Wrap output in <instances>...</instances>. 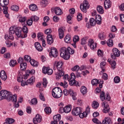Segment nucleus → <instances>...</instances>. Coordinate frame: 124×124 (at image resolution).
<instances>
[{"label": "nucleus", "mask_w": 124, "mask_h": 124, "mask_svg": "<svg viewBox=\"0 0 124 124\" xmlns=\"http://www.w3.org/2000/svg\"><path fill=\"white\" fill-rule=\"evenodd\" d=\"M28 32H29L28 27L25 25L22 28L21 27H11L9 29V35L5 34V39H13L14 38V36H13L14 33H16V35L18 38H26L28 36Z\"/></svg>", "instance_id": "1"}, {"label": "nucleus", "mask_w": 124, "mask_h": 124, "mask_svg": "<svg viewBox=\"0 0 124 124\" xmlns=\"http://www.w3.org/2000/svg\"><path fill=\"white\" fill-rule=\"evenodd\" d=\"M60 52L61 58L66 60H69L70 59V55L74 54V50L71 48L70 47H68L67 48L62 47L60 48Z\"/></svg>", "instance_id": "2"}, {"label": "nucleus", "mask_w": 124, "mask_h": 124, "mask_svg": "<svg viewBox=\"0 0 124 124\" xmlns=\"http://www.w3.org/2000/svg\"><path fill=\"white\" fill-rule=\"evenodd\" d=\"M56 67L58 71L55 73L56 76V78L57 80H60L62 77L64 76V71H63V68H62V63L61 62H57Z\"/></svg>", "instance_id": "3"}, {"label": "nucleus", "mask_w": 124, "mask_h": 124, "mask_svg": "<svg viewBox=\"0 0 124 124\" xmlns=\"http://www.w3.org/2000/svg\"><path fill=\"white\" fill-rule=\"evenodd\" d=\"M52 94L54 98H60L62 95V91L60 87H55L52 90Z\"/></svg>", "instance_id": "4"}, {"label": "nucleus", "mask_w": 124, "mask_h": 124, "mask_svg": "<svg viewBox=\"0 0 124 124\" xmlns=\"http://www.w3.org/2000/svg\"><path fill=\"white\" fill-rule=\"evenodd\" d=\"M11 93L6 90H2L0 92V100L2 99H10Z\"/></svg>", "instance_id": "5"}, {"label": "nucleus", "mask_w": 124, "mask_h": 124, "mask_svg": "<svg viewBox=\"0 0 124 124\" xmlns=\"http://www.w3.org/2000/svg\"><path fill=\"white\" fill-rule=\"evenodd\" d=\"M70 78H71V74H70V77L68 76V74H66L65 76L63 77V79L64 80V82H61L60 85L62 86V87H63L64 89H66L67 86H68V84H67V81L70 83Z\"/></svg>", "instance_id": "6"}, {"label": "nucleus", "mask_w": 124, "mask_h": 124, "mask_svg": "<svg viewBox=\"0 0 124 124\" xmlns=\"http://www.w3.org/2000/svg\"><path fill=\"white\" fill-rule=\"evenodd\" d=\"M76 77L74 73H72L71 75V78L70 79V86H76V87H79L80 84L79 82H77L75 80Z\"/></svg>", "instance_id": "7"}, {"label": "nucleus", "mask_w": 124, "mask_h": 124, "mask_svg": "<svg viewBox=\"0 0 124 124\" xmlns=\"http://www.w3.org/2000/svg\"><path fill=\"white\" fill-rule=\"evenodd\" d=\"M90 8V4H89V2L87 0H84L83 1L82 5H80V9L82 12L86 13L87 12V9H89Z\"/></svg>", "instance_id": "8"}, {"label": "nucleus", "mask_w": 124, "mask_h": 124, "mask_svg": "<svg viewBox=\"0 0 124 124\" xmlns=\"http://www.w3.org/2000/svg\"><path fill=\"white\" fill-rule=\"evenodd\" d=\"M120 56H121L120 50L117 48H113L112 49V53L110 55L111 58H112L113 60H116V59L120 57Z\"/></svg>", "instance_id": "9"}, {"label": "nucleus", "mask_w": 124, "mask_h": 124, "mask_svg": "<svg viewBox=\"0 0 124 124\" xmlns=\"http://www.w3.org/2000/svg\"><path fill=\"white\" fill-rule=\"evenodd\" d=\"M17 62L20 63V66L21 70H26V68H27V63L25 62L24 59L21 57H19L17 60Z\"/></svg>", "instance_id": "10"}, {"label": "nucleus", "mask_w": 124, "mask_h": 124, "mask_svg": "<svg viewBox=\"0 0 124 124\" xmlns=\"http://www.w3.org/2000/svg\"><path fill=\"white\" fill-rule=\"evenodd\" d=\"M82 110V109L80 107L75 108L72 111V114L73 116H80Z\"/></svg>", "instance_id": "11"}, {"label": "nucleus", "mask_w": 124, "mask_h": 124, "mask_svg": "<svg viewBox=\"0 0 124 124\" xmlns=\"http://www.w3.org/2000/svg\"><path fill=\"white\" fill-rule=\"evenodd\" d=\"M37 36L38 37V40H39V41H41L42 46L43 47H45V46H46V43L45 42V40L43 39V33L41 32H39L37 33Z\"/></svg>", "instance_id": "12"}, {"label": "nucleus", "mask_w": 124, "mask_h": 124, "mask_svg": "<svg viewBox=\"0 0 124 124\" xmlns=\"http://www.w3.org/2000/svg\"><path fill=\"white\" fill-rule=\"evenodd\" d=\"M59 55L58 50L55 47H51V51L49 53V55L50 57H53V58H57Z\"/></svg>", "instance_id": "13"}, {"label": "nucleus", "mask_w": 124, "mask_h": 124, "mask_svg": "<svg viewBox=\"0 0 124 124\" xmlns=\"http://www.w3.org/2000/svg\"><path fill=\"white\" fill-rule=\"evenodd\" d=\"M43 73L47 75H52L53 74V69L50 67H44L42 69Z\"/></svg>", "instance_id": "14"}, {"label": "nucleus", "mask_w": 124, "mask_h": 124, "mask_svg": "<svg viewBox=\"0 0 124 124\" xmlns=\"http://www.w3.org/2000/svg\"><path fill=\"white\" fill-rule=\"evenodd\" d=\"M88 45V46H90L91 49H92V50L96 48V46H97V44L94 43V41H93V39L89 40Z\"/></svg>", "instance_id": "15"}, {"label": "nucleus", "mask_w": 124, "mask_h": 124, "mask_svg": "<svg viewBox=\"0 0 124 124\" xmlns=\"http://www.w3.org/2000/svg\"><path fill=\"white\" fill-rule=\"evenodd\" d=\"M42 121V117L39 114H37L35 118L33 119V123L34 124H37V123H41Z\"/></svg>", "instance_id": "16"}, {"label": "nucleus", "mask_w": 124, "mask_h": 124, "mask_svg": "<svg viewBox=\"0 0 124 124\" xmlns=\"http://www.w3.org/2000/svg\"><path fill=\"white\" fill-rule=\"evenodd\" d=\"M102 107L104 108L103 112L104 113H108L110 111V108L109 105L106 104V102L102 103Z\"/></svg>", "instance_id": "17"}, {"label": "nucleus", "mask_w": 124, "mask_h": 124, "mask_svg": "<svg viewBox=\"0 0 124 124\" xmlns=\"http://www.w3.org/2000/svg\"><path fill=\"white\" fill-rule=\"evenodd\" d=\"M0 4L1 6L3 7V13L5 15V16L6 18H7V19L9 18V14H8V12L7 11L8 10V7L7 6H3V5H1V3H0Z\"/></svg>", "instance_id": "18"}, {"label": "nucleus", "mask_w": 124, "mask_h": 124, "mask_svg": "<svg viewBox=\"0 0 124 124\" xmlns=\"http://www.w3.org/2000/svg\"><path fill=\"white\" fill-rule=\"evenodd\" d=\"M105 9H108V8H110L112 6V2L110 0H106L104 3Z\"/></svg>", "instance_id": "19"}, {"label": "nucleus", "mask_w": 124, "mask_h": 124, "mask_svg": "<svg viewBox=\"0 0 124 124\" xmlns=\"http://www.w3.org/2000/svg\"><path fill=\"white\" fill-rule=\"evenodd\" d=\"M46 40H47V44H49V45H51V44H53L54 42L53 36H52V35H47L46 37Z\"/></svg>", "instance_id": "20"}, {"label": "nucleus", "mask_w": 124, "mask_h": 124, "mask_svg": "<svg viewBox=\"0 0 124 124\" xmlns=\"http://www.w3.org/2000/svg\"><path fill=\"white\" fill-rule=\"evenodd\" d=\"M0 77L2 80H3V81H5V80L7 79V76L6 75V73H5V71L4 70L1 71L0 73Z\"/></svg>", "instance_id": "21"}, {"label": "nucleus", "mask_w": 124, "mask_h": 124, "mask_svg": "<svg viewBox=\"0 0 124 124\" xmlns=\"http://www.w3.org/2000/svg\"><path fill=\"white\" fill-rule=\"evenodd\" d=\"M95 21L97 25H101L102 22V18L101 16L99 15H97L95 16Z\"/></svg>", "instance_id": "22"}, {"label": "nucleus", "mask_w": 124, "mask_h": 124, "mask_svg": "<svg viewBox=\"0 0 124 124\" xmlns=\"http://www.w3.org/2000/svg\"><path fill=\"white\" fill-rule=\"evenodd\" d=\"M10 96L11 97L10 99H8V100H11L12 102H15V103H16V102L17 101V94H15L14 95H12L11 93H10Z\"/></svg>", "instance_id": "23"}, {"label": "nucleus", "mask_w": 124, "mask_h": 124, "mask_svg": "<svg viewBox=\"0 0 124 124\" xmlns=\"http://www.w3.org/2000/svg\"><path fill=\"white\" fill-rule=\"evenodd\" d=\"M34 46L36 50L39 51V52H41L43 50L42 46H41V45L38 42H36L34 44Z\"/></svg>", "instance_id": "24"}, {"label": "nucleus", "mask_w": 124, "mask_h": 124, "mask_svg": "<svg viewBox=\"0 0 124 124\" xmlns=\"http://www.w3.org/2000/svg\"><path fill=\"white\" fill-rule=\"evenodd\" d=\"M35 81V77H31L30 79L27 80L26 83H27V85H32L34 81Z\"/></svg>", "instance_id": "25"}, {"label": "nucleus", "mask_w": 124, "mask_h": 124, "mask_svg": "<svg viewBox=\"0 0 124 124\" xmlns=\"http://www.w3.org/2000/svg\"><path fill=\"white\" fill-rule=\"evenodd\" d=\"M102 124H112L111 118L109 117L105 118V119L103 120Z\"/></svg>", "instance_id": "26"}, {"label": "nucleus", "mask_w": 124, "mask_h": 124, "mask_svg": "<svg viewBox=\"0 0 124 124\" xmlns=\"http://www.w3.org/2000/svg\"><path fill=\"white\" fill-rule=\"evenodd\" d=\"M29 8L30 10L31 11H37L38 8H37V6L34 4H32L29 6Z\"/></svg>", "instance_id": "27"}, {"label": "nucleus", "mask_w": 124, "mask_h": 124, "mask_svg": "<svg viewBox=\"0 0 124 124\" xmlns=\"http://www.w3.org/2000/svg\"><path fill=\"white\" fill-rule=\"evenodd\" d=\"M96 9H97V12H98L99 14H103V13H104V10L103 9V7L100 5H98Z\"/></svg>", "instance_id": "28"}, {"label": "nucleus", "mask_w": 124, "mask_h": 124, "mask_svg": "<svg viewBox=\"0 0 124 124\" xmlns=\"http://www.w3.org/2000/svg\"><path fill=\"white\" fill-rule=\"evenodd\" d=\"M98 37L101 40H104L106 38V35H105L104 32H101L99 33Z\"/></svg>", "instance_id": "29"}, {"label": "nucleus", "mask_w": 124, "mask_h": 124, "mask_svg": "<svg viewBox=\"0 0 124 124\" xmlns=\"http://www.w3.org/2000/svg\"><path fill=\"white\" fill-rule=\"evenodd\" d=\"M54 12L56 15H62V9L60 7H56L54 9Z\"/></svg>", "instance_id": "30"}, {"label": "nucleus", "mask_w": 124, "mask_h": 124, "mask_svg": "<svg viewBox=\"0 0 124 124\" xmlns=\"http://www.w3.org/2000/svg\"><path fill=\"white\" fill-rule=\"evenodd\" d=\"M30 63L32 66L34 67H36V66H38V62L37 61L34 60V59L31 60L30 61Z\"/></svg>", "instance_id": "31"}, {"label": "nucleus", "mask_w": 124, "mask_h": 124, "mask_svg": "<svg viewBox=\"0 0 124 124\" xmlns=\"http://www.w3.org/2000/svg\"><path fill=\"white\" fill-rule=\"evenodd\" d=\"M63 93L64 95L67 96L68 94H72L73 91L71 89L67 90V89H64L63 92Z\"/></svg>", "instance_id": "32"}, {"label": "nucleus", "mask_w": 124, "mask_h": 124, "mask_svg": "<svg viewBox=\"0 0 124 124\" xmlns=\"http://www.w3.org/2000/svg\"><path fill=\"white\" fill-rule=\"evenodd\" d=\"M58 31H59V38L60 39L63 38V35H64L63 30L62 29L60 28L58 30Z\"/></svg>", "instance_id": "33"}, {"label": "nucleus", "mask_w": 124, "mask_h": 124, "mask_svg": "<svg viewBox=\"0 0 124 124\" xmlns=\"http://www.w3.org/2000/svg\"><path fill=\"white\" fill-rule=\"evenodd\" d=\"M61 114H58L54 116L53 117V122H56V123H58V122H59V121H61Z\"/></svg>", "instance_id": "34"}, {"label": "nucleus", "mask_w": 124, "mask_h": 124, "mask_svg": "<svg viewBox=\"0 0 124 124\" xmlns=\"http://www.w3.org/2000/svg\"><path fill=\"white\" fill-rule=\"evenodd\" d=\"M64 113H69L71 111V106L67 105L64 108Z\"/></svg>", "instance_id": "35"}, {"label": "nucleus", "mask_w": 124, "mask_h": 124, "mask_svg": "<svg viewBox=\"0 0 124 124\" xmlns=\"http://www.w3.org/2000/svg\"><path fill=\"white\" fill-rule=\"evenodd\" d=\"M19 18V22L20 23H23L25 24V22H26V20H27V18L25 16H18Z\"/></svg>", "instance_id": "36"}, {"label": "nucleus", "mask_w": 124, "mask_h": 124, "mask_svg": "<svg viewBox=\"0 0 124 124\" xmlns=\"http://www.w3.org/2000/svg\"><path fill=\"white\" fill-rule=\"evenodd\" d=\"M100 98L102 101H104V100H105V93L104 92L102 91L100 92Z\"/></svg>", "instance_id": "37"}, {"label": "nucleus", "mask_w": 124, "mask_h": 124, "mask_svg": "<svg viewBox=\"0 0 124 124\" xmlns=\"http://www.w3.org/2000/svg\"><path fill=\"white\" fill-rule=\"evenodd\" d=\"M88 116V114L85 111L83 112L81 110V112H80V114H79V117L81 118V119H83V118H86Z\"/></svg>", "instance_id": "38"}, {"label": "nucleus", "mask_w": 124, "mask_h": 124, "mask_svg": "<svg viewBox=\"0 0 124 124\" xmlns=\"http://www.w3.org/2000/svg\"><path fill=\"white\" fill-rule=\"evenodd\" d=\"M23 60H24V61L27 62H30L32 59L31 58V56L29 55H25Z\"/></svg>", "instance_id": "39"}, {"label": "nucleus", "mask_w": 124, "mask_h": 124, "mask_svg": "<svg viewBox=\"0 0 124 124\" xmlns=\"http://www.w3.org/2000/svg\"><path fill=\"white\" fill-rule=\"evenodd\" d=\"M90 23L91 26L93 27L96 24V21L94 19V18H91L90 19Z\"/></svg>", "instance_id": "40"}, {"label": "nucleus", "mask_w": 124, "mask_h": 124, "mask_svg": "<svg viewBox=\"0 0 124 124\" xmlns=\"http://www.w3.org/2000/svg\"><path fill=\"white\" fill-rule=\"evenodd\" d=\"M70 39V36L69 35V34H67L64 38V41L65 42H66V43H70V42H71Z\"/></svg>", "instance_id": "41"}, {"label": "nucleus", "mask_w": 124, "mask_h": 124, "mask_svg": "<svg viewBox=\"0 0 124 124\" xmlns=\"http://www.w3.org/2000/svg\"><path fill=\"white\" fill-rule=\"evenodd\" d=\"M92 86H97L98 85V80L96 78H94L91 81Z\"/></svg>", "instance_id": "42"}, {"label": "nucleus", "mask_w": 124, "mask_h": 124, "mask_svg": "<svg viewBox=\"0 0 124 124\" xmlns=\"http://www.w3.org/2000/svg\"><path fill=\"white\" fill-rule=\"evenodd\" d=\"M9 64L12 67H14V66L17 64V61H16V60H11Z\"/></svg>", "instance_id": "43"}, {"label": "nucleus", "mask_w": 124, "mask_h": 124, "mask_svg": "<svg viewBox=\"0 0 124 124\" xmlns=\"http://www.w3.org/2000/svg\"><path fill=\"white\" fill-rule=\"evenodd\" d=\"M80 92L83 94L87 93V88L85 86H82L80 88Z\"/></svg>", "instance_id": "44"}, {"label": "nucleus", "mask_w": 124, "mask_h": 124, "mask_svg": "<svg viewBox=\"0 0 124 124\" xmlns=\"http://www.w3.org/2000/svg\"><path fill=\"white\" fill-rule=\"evenodd\" d=\"M15 122V120L12 118H8L6 119L5 123H7L9 124H12Z\"/></svg>", "instance_id": "45"}, {"label": "nucleus", "mask_w": 124, "mask_h": 124, "mask_svg": "<svg viewBox=\"0 0 124 124\" xmlns=\"http://www.w3.org/2000/svg\"><path fill=\"white\" fill-rule=\"evenodd\" d=\"M4 38H5V40H7L5 42V43H6V45H7V47H10V46H11V43L10 42V41H9V40H13V39H14V38H13V39H5V36H4Z\"/></svg>", "instance_id": "46"}, {"label": "nucleus", "mask_w": 124, "mask_h": 124, "mask_svg": "<svg viewBox=\"0 0 124 124\" xmlns=\"http://www.w3.org/2000/svg\"><path fill=\"white\" fill-rule=\"evenodd\" d=\"M11 9L14 11H18L19 10V6L14 5L11 7Z\"/></svg>", "instance_id": "47"}, {"label": "nucleus", "mask_w": 124, "mask_h": 124, "mask_svg": "<svg viewBox=\"0 0 124 124\" xmlns=\"http://www.w3.org/2000/svg\"><path fill=\"white\" fill-rule=\"evenodd\" d=\"M107 45L109 47H112L113 46V40L112 39H109L108 41L107 42Z\"/></svg>", "instance_id": "48"}, {"label": "nucleus", "mask_w": 124, "mask_h": 124, "mask_svg": "<svg viewBox=\"0 0 124 124\" xmlns=\"http://www.w3.org/2000/svg\"><path fill=\"white\" fill-rule=\"evenodd\" d=\"M17 81L18 82H23V75H21L20 73L17 75Z\"/></svg>", "instance_id": "49"}, {"label": "nucleus", "mask_w": 124, "mask_h": 124, "mask_svg": "<svg viewBox=\"0 0 124 124\" xmlns=\"http://www.w3.org/2000/svg\"><path fill=\"white\" fill-rule=\"evenodd\" d=\"M110 64L111 65V68L112 69H115L116 68V65H117V63H116V61H113L112 62H110Z\"/></svg>", "instance_id": "50"}, {"label": "nucleus", "mask_w": 124, "mask_h": 124, "mask_svg": "<svg viewBox=\"0 0 124 124\" xmlns=\"http://www.w3.org/2000/svg\"><path fill=\"white\" fill-rule=\"evenodd\" d=\"M99 105L98 104V102L96 101H93L92 104V107L94 109H96V108L98 107Z\"/></svg>", "instance_id": "51"}, {"label": "nucleus", "mask_w": 124, "mask_h": 124, "mask_svg": "<svg viewBox=\"0 0 124 124\" xmlns=\"http://www.w3.org/2000/svg\"><path fill=\"white\" fill-rule=\"evenodd\" d=\"M72 17H73V15H69L67 16V23H68L69 24H71V19H72Z\"/></svg>", "instance_id": "52"}, {"label": "nucleus", "mask_w": 124, "mask_h": 124, "mask_svg": "<svg viewBox=\"0 0 124 124\" xmlns=\"http://www.w3.org/2000/svg\"><path fill=\"white\" fill-rule=\"evenodd\" d=\"M88 40V38L85 37L81 39V45H85V44H87V40Z\"/></svg>", "instance_id": "53"}, {"label": "nucleus", "mask_w": 124, "mask_h": 124, "mask_svg": "<svg viewBox=\"0 0 124 124\" xmlns=\"http://www.w3.org/2000/svg\"><path fill=\"white\" fill-rule=\"evenodd\" d=\"M31 20L34 21V22H37V21H38V20H39V18L36 16H31Z\"/></svg>", "instance_id": "54"}, {"label": "nucleus", "mask_w": 124, "mask_h": 124, "mask_svg": "<svg viewBox=\"0 0 124 124\" xmlns=\"http://www.w3.org/2000/svg\"><path fill=\"white\" fill-rule=\"evenodd\" d=\"M52 33V29H48L46 30L45 31V33L46 34H47V35H51V33Z\"/></svg>", "instance_id": "55"}, {"label": "nucleus", "mask_w": 124, "mask_h": 124, "mask_svg": "<svg viewBox=\"0 0 124 124\" xmlns=\"http://www.w3.org/2000/svg\"><path fill=\"white\" fill-rule=\"evenodd\" d=\"M45 112L46 113V114H50L52 112V110H51V108L50 107H46L45 108Z\"/></svg>", "instance_id": "56"}, {"label": "nucleus", "mask_w": 124, "mask_h": 124, "mask_svg": "<svg viewBox=\"0 0 124 124\" xmlns=\"http://www.w3.org/2000/svg\"><path fill=\"white\" fill-rule=\"evenodd\" d=\"M120 81H121V78L119 77H115L114 78V82L116 84H118V83H120Z\"/></svg>", "instance_id": "57"}, {"label": "nucleus", "mask_w": 124, "mask_h": 124, "mask_svg": "<svg viewBox=\"0 0 124 124\" xmlns=\"http://www.w3.org/2000/svg\"><path fill=\"white\" fill-rule=\"evenodd\" d=\"M93 123H94L95 124H102V123H101V122H100L99 120H98V119H97V118H94L92 120Z\"/></svg>", "instance_id": "58"}, {"label": "nucleus", "mask_w": 124, "mask_h": 124, "mask_svg": "<svg viewBox=\"0 0 124 124\" xmlns=\"http://www.w3.org/2000/svg\"><path fill=\"white\" fill-rule=\"evenodd\" d=\"M47 84H48V81H47V79H46V78H44L43 82L44 88H46V87H47Z\"/></svg>", "instance_id": "59"}, {"label": "nucleus", "mask_w": 124, "mask_h": 124, "mask_svg": "<svg viewBox=\"0 0 124 124\" xmlns=\"http://www.w3.org/2000/svg\"><path fill=\"white\" fill-rule=\"evenodd\" d=\"M80 69V67L77 65L76 66H75L74 67H73L71 69V70H72V71H78V70H79Z\"/></svg>", "instance_id": "60"}, {"label": "nucleus", "mask_w": 124, "mask_h": 124, "mask_svg": "<svg viewBox=\"0 0 124 124\" xmlns=\"http://www.w3.org/2000/svg\"><path fill=\"white\" fill-rule=\"evenodd\" d=\"M79 36L75 35L73 38V41L74 43H76V42H78V41H79Z\"/></svg>", "instance_id": "61"}, {"label": "nucleus", "mask_w": 124, "mask_h": 124, "mask_svg": "<svg viewBox=\"0 0 124 124\" xmlns=\"http://www.w3.org/2000/svg\"><path fill=\"white\" fill-rule=\"evenodd\" d=\"M2 1V2L4 3L3 6H6L7 5H8V3H9V0H0V1Z\"/></svg>", "instance_id": "62"}, {"label": "nucleus", "mask_w": 124, "mask_h": 124, "mask_svg": "<svg viewBox=\"0 0 124 124\" xmlns=\"http://www.w3.org/2000/svg\"><path fill=\"white\" fill-rule=\"evenodd\" d=\"M32 22H33L31 17H30L27 21V24L28 26H31L32 25Z\"/></svg>", "instance_id": "63"}, {"label": "nucleus", "mask_w": 124, "mask_h": 124, "mask_svg": "<svg viewBox=\"0 0 124 124\" xmlns=\"http://www.w3.org/2000/svg\"><path fill=\"white\" fill-rule=\"evenodd\" d=\"M31 103L33 105H36V104H37V99H36V98H33L31 100Z\"/></svg>", "instance_id": "64"}]
</instances>
